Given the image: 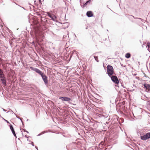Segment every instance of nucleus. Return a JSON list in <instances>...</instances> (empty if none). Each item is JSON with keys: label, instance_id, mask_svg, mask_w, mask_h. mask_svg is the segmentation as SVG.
Listing matches in <instances>:
<instances>
[{"label": "nucleus", "instance_id": "f257e3e1", "mask_svg": "<svg viewBox=\"0 0 150 150\" xmlns=\"http://www.w3.org/2000/svg\"><path fill=\"white\" fill-rule=\"evenodd\" d=\"M106 73L109 76L112 75H116L112 66L110 64H108L107 67Z\"/></svg>", "mask_w": 150, "mask_h": 150}, {"label": "nucleus", "instance_id": "f03ea898", "mask_svg": "<svg viewBox=\"0 0 150 150\" xmlns=\"http://www.w3.org/2000/svg\"><path fill=\"white\" fill-rule=\"evenodd\" d=\"M118 117L116 115H110L108 118L109 119H108V120H109L110 119H111V120L112 121V122L114 123H117L118 122Z\"/></svg>", "mask_w": 150, "mask_h": 150}, {"label": "nucleus", "instance_id": "7ed1b4c3", "mask_svg": "<svg viewBox=\"0 0 150 150\" xmlns=\"http://www.w3.org/2000/svg\"><path fill=\"white\" fill-rule=\"evenodd\" d=\"M141 139L144 141L150 139V132H148L140 136Z\"/></svg>", "mask_w": 150, "mask_h": 150}, {"label": "nucleus", "instance_id": "20e7f679", "mask_svg": "<svg viewBox=\"0 0 150 150\" xmlns=\"http://www.w3.org/2000/svg\"><path fill=\"white\" fill-rule=\"evenodd\" d=\"M109 77L111 79L112 81L115 84H119V81L117 76L112 75Z\"/></svg>", "mask_w": 150, "mask_h": 150}, {"label": "nucleus", "instance_id": "39448f33", "mask_svg": "<svg viewBox=\"0 0 150 150\" xmlns=\"http://www.w3.org/2000/svg\"><path fill=\"white\" fill-rule=\"evenodd\" d=\"M47 16L50 17L51 19L56 22H57V21L56 20L57 17L53 13H50L49 12H47Z\"/></svg>", "mask_w": 150, "mask_h": 150}, {"label": "nucleus", "instance_id": "423d86ee", "mask_svg": "<svg viewBox=\"0 0 150 150\" xmlns=\"http://www.w3.org/2000/svg\"><path fill=\"white\" fill-rule=\"evenodd\" d=\"M30 69L32 70L35 72L40 75H41V74L43 73V72H42L39 69L34 67H30Z\"/></svg>", "mask_w": 150, "mask_h": 150}, {"label": "nucleus", "instance_id": "0eeeda50", "mask_svg": "<svg viewBox=\"0 0 150 150\" xmlns=\"http://www.w3.org/2000/svg\"><path fill=\"white\" fill-rule=\"evenodd\" d=\"M143 86L145 91L149 93V91L150 90V84L145 83L144 84Z\"/></svg>", "mask_w": 150, "mask_h": 150}, {"label": "nucleus", "instance_id": "6e6552de", "mask_svg": "<svg viewBox=\"0 0 150 150\" xmlns=\"http://www.w3.org/2000/svg\"><path fill=\"white\" fill-rule=\"evenodd\" d=\"M1 81H2V83L4 86H5L7 85L6 81V77L5 75L0 77Z\"/></svg>", "mask_w": 150, "mask_h": 150}, {"label": "nucleus", "instance_id": "1a4fd4ad", "mask_svg": "<svg viewBox=\"0 0 150 150\" xmlns=\"http://www.w3.org/2000/svg\"><path fill=\"white\" fill-rule=\"evenodd\" d=\"M59 99L62 100L63 101H68L70 100L72 101L71 99L67 97H60L59 98Z\"/></svg>", "mask_w": 150, "mask_h": 150}, {"label": "nucleus", "instance_id": "9d476101", "mask_svg": "<svg viewBox=\"0 0 150 150\" xmlns=\"http://www.w3.org/2000/svg\"><path fill=\"white\" fill-rule=\"evenodd\" d=\"M86 16L88 17H91L93 16V13L91 11H88L86 13Z\"/></svg>", "mask_w": 150, "mask_h": 150}, {"label": "nucleus", "instance_id": "9b49d317", "mask_svg": "<svg viewBox=\"0 0 150 150\" xmlns=\"http://www.w3.org/2000/svg\"><path fill=\"white\" fill-rule=\"evenodd\" d=\"M43 80L45 84V85H47L48 84V77L46 75L42 79Z\"/></svg>", "mask_w": 150, "mask_h": 150}, {"label": "nucleus", "instance_id": "f8f14e48", "mask_svg": "<svg viewBox=\"0 0 150 150\" xmlns=\"http://www.w3.org/2000/svg\"><path fill=\"white\" fill-rule=\"evenodd\" d=\"M118 137V136L117 134L116 133H115L111 136L110 138L112 140H114L117 138Z\"/></svg>", "mask_w": 150, "mask_h": 150}, {"label": "nucleus", "instance_id": "ddd939ff", "mask_svg": "<svg viewBox=\"0 0 150 150\" xmlns=\"http://www.w3.org/2000/svg\"><path fill=\"white\" fill-rule=\"evenodd\" d=\"M64 25L62 26L63 28L65 29L66 28H68L69 26V24L68 23L66 22L63 23Z\"/></svg>", "mask_w": 150, "mask_h": 150}, {"label": "nucleus", "instance_id": "4468645a", "mask_svg": "<svg viewBox=\"0 0 150 150\" xmlns=\"http://www.w3.org/2000/svg\"><path fill=\"white\" fill-rule=\"evenodd\" d=\"M9 127L12 134H15V132L14 130V128L13 127V126L11 124L9 125Z\"/></svg>", "mask_w": 150, "mask_h": 150}, {"label": "nucleus", "instance_id": "2eb2a0df", "mask_svg": "<svg viewBox=\"0 0 150 150\" xmlns=\"http://www.w3.org/2000/svg\"><path fill=\"white\" fill-rule=\"evenodd\" d=\"M91 0H88V1H87L85 3H83V6H81V7L83 8L85 7L86 6L88 3H89L91 1Z\"/></svg>", "mask_w": 150, "mask_h": 150}, {"label": "nucleus", "instance_id": "dca6fc26", "mask_svg": "<svg viewBox=\"0 0 150 150\" xmlns=\"http://www.w3.org/2000/svg\"><path fill=\"white\" fill-rule=\"evenodd\" d=\"M131 56V54L130 53H127L125 54V57L127 59L129 58Z\"/></svg>", "mask_w": 150, "mask_h": 150}, {"label": "nucleus", "instance_id": "f3484780", "mask_svg": "<svg viewBox=\"0 0 150 150\" xmlns=\"http://www.w3.org/2000/svg\"><path fill=\"white\" fill-rule=\"evenodd\" d=\"M76 54V51H72L70 53V58L71 57L73 56L74 54Z\"/></svg>", "mask_w": 150, "mask_h": 150}, {"label": "nucleus", "instance_id": "a211bd4d", "mask_svg": "<svg viewBox=\"0 0 150 150\" xmlns=\"http://www.w3.org/2000/svg\"><path fill=\"white\" fill-rule=\"evenodd\" d=\"M4 76L3 71L2 69H0V77Z\"/></svg>", "mask_w": 150, "mask_h": 150}, {"label": "nucleus", "instance_id": "6ab92c4d", "mask_svg": "<svg viewBox=\"0 0 150 150\" xmlns=\"http://www.w3.org/2000/svg\"><path fill=\"white\" fill-rule=\"evenodd\" d=\"M48 132L47 131H44L40 133L38 135H37V136H40L41 135L43 134H44L46 133H47Z\"/></svg>", "mask_w": 150, "mask_h": 150}, {"label": "nucleus", "instance_id": "aec40b11", "mask_svg": "<svg viewBox=\"0 0 150 150\" xmlns=\"http://www.w3.org/2000/svg\"><path fill=\"white\" fill-rule=\"evenodd\" d=\"M94 58L95 59V60L98 62H99V60L98 59V56H93Z\"/></svg>", "mask_w": 150, "mask_h": 150}, {"label": "nucleus", "instance_id": "412c9836", "mask_svg": "<svg viewBox=\"0 0 150 150\" xmlns=\"http://www.w3.org/2000/svg\"><path fill=\"white\" fill-rule=\"evenodd\" d=\"M82 67L83 69H85L87 67V66L86 65L85 63H84L83 64Z\"/></svg>", "mask_w": 150, "mask_h": 150}, {"label": "nucleus", "instance_id": "4be33fe9", "mask_svg": "<svg viewBox=\"0 0 150 150\" xmlns=\"http://www.w3.org/2000/svg\"><path fill=\"white\" fill-rule=\"evenodd\" d=\"M9 44H10V46H11V47H13V46L14 45H13V42H11V41H10L9 42Z\"/></svg>", "mask_w": 150, "mask_h": 150}, {"label": "nucleus", "instance_id": "5701e85b", "mask_svg": "<svg viewBox=\"0 0 150 150\" xmlns=\"http://www.w3.org/2000/svg\"><path fill=\"white\" fill-rule=\"evenodd\" d=\"M148 47V48L149 49L150 48V42H148L147 43L146 47Z\"/></svg>", "mask_w": 150, "mask_h": 150}, {"label": "nucleus", "instance_id": "b1692460", "mask_svg": "<svg viewBox=\"0 0 150 150\" xmlns=\"http://www.w3.org/2000/svg\"><path fill=\"white\" fill-rule=\"evenodd\" d=\"M133 17V18L135 19H139V21H140L141 20V19L142 18H137V17H134V16H132V15H131Z\"/></svg>", "mask_w": 150, "mask_h": 150}, {"label": "nucleus", "instance_id": "393cba45", "mask_svg": "<svg viewBox=\"0 0 150 150\" xmlns=\"http://www.w3.org/2000/svg\"><path fill=\"white\" fill-rule=\"evenodd\" d=\"M46 75L45 74V73L43 72L42 74H41V75H40V76H41L42 79L43 78L44 76H45Z\"/></svg>", "mask_w": 150, "mask_h": 150}, {"label": "nucleus", "instance_id": "a878e982", "mask_svg": "<svg viewBox=\"0 0 150 150\" xmlns=\"http://www.w3.org/2000/svg\"><path fill=\"white\" fill-rule=\"evenodd\" d=\"M140 21H141L142 22L144 23L145 21L143 19H142Z\"/></svg>", "mask_w": 150, "mask_h": 150}, {"label": "nucleus", "instance_id": "bb28decb", "mask_svg": "<svg viewBox=\"0 0 150 150\" xmlns=\"http://www.w3.org/2000/svg\"><path fill=\"white\" fill-rule=\"evenodd\" d=\"M29 144H31L33 146H34V143L33 142H32L31 143H30Z\"/></svg>", "mask_w": 150, "mask_h": 150}, {"label": "nucleus", "instance_id": "cd10ccee", "mask_svg": "<svg viewBox=\"0 0 150 150\" xmlns=\"http://www.w3.org/2000/svg\"><path fill=\"white\" fill-rule=\"evenodd\" d=\"M13 134V135L15 137V138H17V136L16 134V132H15V134Z\"/></svg>", "mask_w": 150, "mask_h": 150}, {"label": "nucleus", "instance_id": "c85d7f7f", "mask_svg": "<svg viewBox=\"0 0 150 150\" xmlns=\"http://www.w3.org/2000/svg\"><path fill=\"white\" fill-rule=\"evenodd\" d=\"M4 120L5 121H6V122L7 123H9L10 124V123L7 120H5V119H4Z\"/></svg>", "mask_w": 150, "mask_h": 150}, {"label": "nucleus", "instance_id": "c756f323", "mask_svg": "<svg viewBox=\"0 0 150 150\" xmlns=\"http://www.w3.org/2000/svg\"><path fill=\"white\" fill-rule=\"evenodd\" d=\"M143 74L144 75V76L146 77H147V76H146V75L145 74L144 72L143 73Z\"/></svg>", "mask_w": 150, "mask_h": 150}, {"label": "nucleus", "instance_id": "7c9ffc66", "mask_svg": "<svg viewBox=\"0 0 150 150\" xmlns=\"http://www.w3.org/2000/svg\"><path fill=\"white\" fill-rule=\"evenodd\" d=\"M16 117L18 118V119H20V120L21 118L19 117V116H16Z\"/></svg>", "mask_w": 150, "mask_h": 150}, {"label": "nucleus", "instance_id": "2f4dec72", "mask_svg": "<svg viewBox=\"0 0 150 150\" xmlns=\"http://www.w3.org/2000/svg\"><path fill=\"white\" fill-rule=\"evenodd\" d=\"M80 5H81V6L82 5V4H83V3H82V2H81V1H80Z\"/></svg>", "mask_w": 150, "mask_h": 150}, {"label": "nucleus", "instance_id": "473e14b6", "mask_svg": "<svg viewBox=\"0 0 150 150\" xmlns=\"http://www.w3.org/2000/svg\"><path fill=\"white\" fill-rule=\"evenodd\" d=\"M2 109L3 110V111L4 112H6L7 111V110H5V109H4L3 108H2Z\"/></svg>", "mask_w": 150, "mask_h": 150}, {"label": "nucleus", "instance_id": "72a5a7b5", "mask_svg": "<svg viewBox=\"0 0 150 150\" xmlns=\"http://www.w3.org/2000/svg\"><path fill=\"white\" fill-rule=\"evenodd\" d=\"M25 137H26V138H28V137L25 135Z\"/></svg>", "mask_w": 150, "mask_h": 150}, {"label": "nucleus", "instance_id": "f704fd0d", "mask_svg": "<svg viewBox=\"0 0 150 150\" xmlns=\"http://www.w3.org/2000/svg\"><path fill=\"white\" fill-rule=\"evenodd\" d=\"M35 149H37V150H38L37 146H35Z\"/></svg>", "mask_w": 150, "mask_h": 150}, {"label": "nucleus", "instance_id": "c9c22d12", "mask_svg": "<svg viewBox=\"0 0 150 150\" xmlns=\"http://www.w3.org/2000/svg\"><path fill=\"white\" fill-rule=\"evenodd\" d=\"M118 84H115L116 85H115V86L116 87H119V86H118Z\"/></svg>", "mask_w": 150, "mask_h": 150}, {"label": "nucleus", "instance_id": "e433bc0d", "mask_svg": "<svg viewBox=\"0 0 150 150\" xmlns=\"http://www.w3.org/2000/svg\"><path fill=\"white\" fill-rule=\"evenodd\" d=\"M133 86L135 88H137L136 86L134 84H133Z\"/></svg>", "mask_w": 150, "mask_h": 150}, {"label": "nucleus", "instance_id": "4c0bfd02", "mask_svg": "<svg viewBox=\"0 0 150 150\" xmlns=\"http://www.w3.org/2000/svg\"><path fill=\"white\" fill-rule=\"evenodd\" d=\"M147 104H148V105H149V106H150V103L149 101H148V102L147 103Z\"/></svg>", "mask_w": 150, "mask_h": 150}, {"label": "nucleus", "instance_id": "58836bf2", "mask_svg": "<svg viewBox=\"0 0 150 150\" xmlns=\"http://www.w3.org/2000/svg\"><path fill=\"white\" fill-rule=\"evenodd\" d=\"M30 34L32 36V37H34V36H33V35L32 34V33H30Z\"/></svg>", "mask_w": 150, "mask_h": 150}, {"label": "nucleus", "instance_id": "ea45409f", "mask_svg": "<svg viewBox=\"0 0 150 150\" xmlns=\"http://www.w3.org/2000/svg\"><path fill=\"white\" fill-rule=\"evenodd\" d=\"M23 131L24 132H25L26 131V130L25 129H23Z\"/></svg>", "mask_w": 150, "mask_h": 150}, {"label": "nucleus", "instance_id": "a19ab883", "mask_svg": "<svg viewBox=\"0 0 150 150\" xmlns=\"http://www.w3.org/2000/svg\"><path fill=\"white\" fill-rule=\"evenodd\" d=\"M22 118H21V119H20V120H21V122L22 123L23 122V121H22Z\"/></svg>", "mask_w": 150, "mask_h": 150}, {"label": "nucleus", "instance_id": "79ce46f5", "mask_svg": "<svg viewBox=\"0 0 150 150\" xmlns=\"http://www.w3.org/2000/svg\"><path fill=\"white\" fill-rule=\"evenodd\" d=\"M68 102L69 104H71V102L70 101H68Z\"/></svg>", "mask_w": 150, "mask_h": 150}, {"label": "nucleus", "instance_id": "37998d69", "mask_svg": "<svg viewBox=\"0 0 150 150\" xmlns=\"http://www.w3.org/2000/svg\"><path fill=\"white\" fill-rule=\"evenodd\" d=\"M22 125H23V127H24V123H23H23H22Z\"/></svg>", "mask_w": 150, "mask_h": 150}, {"label": "nucleus", "instance_id": "c03bdc74", "mask_svg": "<svg viewBox=\"0 0 150 150\" xmlns=\"http://www.w3.org/2000/svg\"><path fill=\"white\" fill-rule=\"evenodd\" d=\"M147 50H148V51H149V52H150V48H148L147 49Z\"/></svg>", "mask_w": 150, "mask_h": 150}, {"label": "nucleus", "instance_id": "a18cd8bd", "mask_svg": "<svg viewBox=\"0 0 150 150\" xmlns=\"http://www.w3.org/2000/svg\"><path fill=\"white\" fill-rule=\"evenodd\" d=\"M107 139V138H106V137H105L104 139V140L105 141Z\"/></svg>", "mask_w": 150, "mask_h": 150}, {"label": "nucleus", "instance_id": "49530a36", "mask_svg": "<svg viewBox=\"0 0 150 150\" xmlns=\"http://www.w3.org/2000/svg\"><path fill=\"white\" fill-rule=\"evenodd\" d=\"M27 132V133H29V132L28 131H27V130H26V132Z\"/></svg>", "mask_w": 150, "mask_h": 150}, {"label": "nucleus", "instance_id": "de8ad7c7", "mask_svg": "<svg viewBox=\"0 0 150 150\" xmlns=\"http://www.w3.org/2000/svg\"><path fill=\"white\" fill-rule=\"evenodd\" d=\"M32 44H33H33H35V43H34V41L33 42H32Z\"/></svg>", "mask_w": 150, "mask_h": 150}, {"label": "nucleus", "instance_id": "09e8293b", "mask_svg": "<svg viewBox=\"0 0 150 150\" xmlns=\"http://www.w3.org/2000/svg\"><path fill=\"white\" fill-rule=\"evenodd\" d=\"M21 131L22 132V134L23 136V133L22 132V131Z\"/></svg>", "mask_w": 150, "mask_h": 150}, {"label": "nucleus", "instance_id": "8fccbe9b", "mask_svg": "<svg viewBox=\"0 0 150 150\" xmlns=\"http://www.w3.org/2000/svg\"><path fill=\"white\" fill-rule=\"evenodd\" d=\"M40 2H41V0H38Z\"/></svg>", "mask_w": 150, "mask_h": 150}, {"label": "nucleus", "instance_id": "3c124183", "mask_svg": "<svg viewBox=\"0 0 150 150\" xmlns=\"http://www.w3.org/2000/svg\"><path fill=\"white\" fill-rule=\"evenodd\" d=\"M88 29V27H87L86 28V29Z\"/></svg>", "mask_w": 150, "mask_h": 150}, {"label": "nucleus", "instance_id": "603ef678", "mask_svg": "<svg viewBox=\"0 0 150 150\" xmlns=\"http://www.w3.org/2000/svg\"><path fill=\"white\" fill-rule=\"evenodd\" d=\"M137 119H140L141 118H136Z\"/></svg>", "mask_w": 150, "mask_h": 150}, {"label": "nucleus", "instance_id": "864d4df0", "mask_svg": "<svg viewBox=\"0 0 150 150\" xmlns=\"http://www.w3.org/2000/svg\"><path fill=\"white\" fill-rule=\"evenodd\" d=\"M137 74H134V76H136Z\"/></svg>", "mask_w": 150, "mask_h": 150}, {"label": "nucleus", "instance_id": "5fc2aeb1", "mask_svg": "<svg viewBox=\"0 0 150 150\" xmlns=\"http://www.w3.org/2000/svg\"><path fill=\"white\" fill-rule=\"evenodd\" d=\"M121 65L122 66H123V64H121Z\"/></svg>", "mask_w": 150, "mask_h": 150}, {"label": "nucleus", "instance_id": "6e6d98bb", "mask_svg": "<svg viewBox=\"0 0 150 150\" xmlns=\"http://www.w3.org/2000/svg\"><path fill=\"white\" fill-rule=\"evenodd\" d=\"M106 118H108V116H107V117H106Z\"/></svg>", "mask_w": 150, "mask_h": 150}, {"label": "nucleus", "instance_id": "4d7b16f0", "mask_svg": "<svg viewBox=\"0 0 150 150\" xmlns=\"http://www.w3.org/2000/svg\"><path fill=\"white\" fill-rule=\"evenodd\" d=\"M146 97L147 99L148 98Z\"/></svg>", "mask_w": 150, "mask_h": 150}, {"label": "nucleus", "instance_id": "13d9d810", "mask_svg": "<svg viewBox=\"0 0 150 150\" xmlns=\"http://www.w3.org/2000/svg\"><path fill=\"white\" fill-rule=\"evenodd\" d=\"M107 30V31H108V29Z\"/></svg>", "mask_w": 150, "mask_h": 150}, {"label": "nucleus", "instance_id": "bf43d9fd", "mask_svg": "<svg viewBox=\"0 0 150 150\" xmlns=\"http://www.w3.org/2000/svg\"><path fill=\"white\" fill-rule=\"evenodd\" d=\"M28 119H27V121H28Z\"/></svg>", "mask_w": 150, "mask_h": 150}, {"label": "nucleus", "instance_id": "052dcab7", "mask_svg": "<svg viewBox=\"0 0 150 150\" xmlns=\"http://www.w3.org/2000/svg\"><path fill=\"white\" fill-rule=\"evenodd\" d=\"M18 140H19L20 139V138H18Z\"/></svg>", "mask_w": 150, "mask_h": 150}, {"label": "nucleus", "instance_id": "680f3d73", "mask_svg": "<svg viewBox=\"0 0 150 150\" xmlns=\"http://www.w3.org/2000/svg\"><path fill=\"white\" fill-rule=\"evenodd\" d=\"M2 35H3V34H2Z\"/></svg>", "mask_w": 150, "mask_h": 150}, {"label": "nucleus", "instance_id": "e2e57ef3", "mask_svg": "<svg viewBox=\"0 0 150 150\" xmlns=\"http://www.w3.org/2000/svg\"><path fill=\"white\" fill-rule=\"evenodd\" d=\"M70 1H71V0H70Z\"/></svg>", "mask_w": 150, "mask_h": 150}]
</instances>
